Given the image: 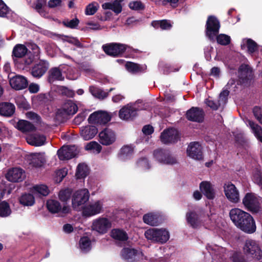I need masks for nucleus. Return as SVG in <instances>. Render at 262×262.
<instances>
[{
  "instance_id": "nucleus-1",
  "label": "nucleus",
  "mask_w": 262,
  "mask_h": 262,
  "mask_svg": "<svg viewBox=\"0 0 262 262\" xmlns=\"http://www.w3.org/2000/svg\"><path fill=\"white\" fill-rule=\"evenodd\" d=\"M231 220L234 224L242 229H256V225L252 216L248 212L234 208L229 212Z\"/></svg>"
},
{
  "instance_id": "nucleus-2",
  "label": "nucleus",
  "mask_w": 262,
  "mask_h": 262,
  "mask_svg": "<svg viewBox=\"0 0 262 262\" xmlns=\"http://www.w3.org/2000/svg\"><path fill=\"white\" fill-rule=\"evenodd\" d=\"M220 28L219 20L214 16H209L206 23V34L209 39L213 41L216 39L218 43L226 46L230 43L231 38L225 34H217Z\"/></svg>"
},
{
  "instance_id": "nucleus-3",
  "label": "nucleus",
  "mask_w": 262,
  "mask_h": 262,
  "mask_svg": "<svg viewBox=\"0 0 262 262\" xmlns=\"http://www.w3.org/2000/svg\"><path fill=\"white\" fill-rule=\"evenodd\" d=\"M260 197L253 193H247L242 203L245 208L252 212H257L260 209Z\"/></svg>"
},
{
  "instance_id": "nucleus-4",
  "label": "nucleus",
  "mask_w": 262,
  "mask_h": 262,
  "mask_svg": "<svg viewBox=\"0 0 262 262\" xmlns=\"http://www.w3.org/2000/svg\"><path fill=\"white\" fill-rule=\"evenodd\" d=\"M153 157L158 163L165 165H173L177 163L176 158L168 150L157 149L153 152Z\"/></svg>"
},
{
  "instance_id": "nucleus-5",
  "label": "nucleus",
  "mask_w": 262,
  "mask_h": 262,
  "mask_svg": "<svg viewBox=\"0 0 262 262\" xmlns=\"http://www.w3.org/2000/svg\"><path fill=\"white\" fill-rule=\"evenodd\" d=\"M146 238L154 242L165 243L169 238L168 230H146Z\"/></svg>"
},
{
  "instance_id": "nucleus-6",
  "label": "nucleus",
  "mask_w": 262,
  "mask_h": 262,
  "mask_svg": "<svg viewBox=\"0 0 262 262\" xmlns=\"http://www.w3.org/2000/svg\"><path fill=\"white\" fill-rule=\"evenodd\" d=\"M89 192L86 189L75 191L72 199L73 207L76 210L79 209L80 207L89 200Z\"/></svg>"
},
{
  "instance_id": "nucleus-7",
  "label": "nucleus",
  "mask_w": 262,
  "mask_h": 262,
  "mask_svg": "<svg viewBox=\"0 0 262 262\" xmlns=\"http://www.w3.org/2000/svg\"><path fill=\"white\" fill-rule=\"evenodd\" d=\"M244 253L248 256L259 260L262 257V251L256 242L252 240L247 241L244 247Z\"/></svg>"
},
{
  "instance_id": "nucleus-8",
  "label": "nucleus",
  "mask_w": 262,
  "mask_h": 262,
  "mask_svg": "<svg viewBox=\"0 0 262 262\" xmlns=\"http://www.w3.org/2000/svg\"><path fill=\"white\" fill-rule=\"evenodd\" d=\"M79 152L78 147L75 145L63 146L57 151L58 158L61 160H66L75 157Z\"/></svg>"
},
{
  "instance_id": "nucleus-9",
  "label": "nucleus",
  "mask_w": 262,
  "mask_h": 262,
  "mask_svg": "<svg viewBox=\"0 0 262 262\" xmlns=\"http://www.w3.org/2000/svg\"><path fill=\"white\" fill-rule=\"evenodd\" d=\"M123 259L127 262H135L142 256V252L134 248H123L120 252Z\"/></svg>"
},
{
  "instance_id": "nucleus-10",
  "label": "nucleus",
  "mask_w": 262,
  "mask_h": 262,
  "mask_svg": "<svg viewBox=\"0 0 262 262\" xmlns=\"http://www.w3.org/2000/svg\"><path fill=\"white\" fill-rule=\"evenodd\" d=\"M226 196L232 203H237L239 201V193L236 187L232 183L229 182L224 186Z\"/></svg>"
},
{
  "instance_id": "nucleus-11",
  "label": "nucleus",
  "mask_w": 262,
  "mask_h": 262,
  "mask_svg": "<svg viewBox=\"0 0 262 262\" xmlns=\"http://www.w3.org/2000/svg\"><path fill=\"white\" fill-rule=\"evenodd\" d=\"M111 120V117L106 112L99 111L92 114L88 118L89 123L95 124H104Z\"/></svg>"
},
{
  "instance_id": "nucleus-12",
  "label": "nucleus",
  "mask_w": 262,
  "mask_h": 262,
  "mask_svg": "<svg viewBox=\"0 0 262 262\" xmlns=\"http://www.w3.org/2000/svg\"><path fill=\"white\" fill-rule=\"evenodd\" d=\"M103 209V202L96 201L85 206L83 209V214L85 216H91L101 212Z\"/></svg>"
},
{
  "instance_id": "nucleus-13",
  "label": "nucleus",
  "mask_w": 262,
  "mask_h": 262,
  "mask_svg": "<svg viewBox=\"0 0 262 262\" xmlns=\"http://www.w3.org/2000/svg\"><path fill=\"white\" fill-rule=\"evenodd\" d=\"M104 52L108 55L117 56L122 54L126 50V46L123 44L112 43L102 46Z\"/></svg>"
},
{
  "instance_id": "nucleus-14",
  "label": "nucleus",
  "mask_w": 262,
  "mask_h": 262,
  "mask_svg": "<svg viewBox=\"0 0 262 262\" xmlns=\"http://www.w3.org/2000/svg\"><path fill=\"white\" fill-rule=\"evenodd\" d=\"M229 91L228 90H224L220 94L218 101L214 102L210 99H206L205 103L211 108L216 110L220 106H224L227 102V97L229 95Z\"/></svg>"
},
{
  "instance_id": "nucleus-15",
  "label": "nucleus",
  "mask_w": 262,
  "mask_h": 262,
  "mask_svg": "<svg viewBox=\"0 0 262 262\" xmlns=\"http://www.w3.org/2000/svg\"><path fill=\"white\" fill-rule=\"evenodd\" d=\"M202 149V146L198 142H191L188 146L187 154L189 157L200 160L203 158Z\"/></svg>"
},
{
  "instance_id": "nucleus-16",
  "label": "nucleus",
  "mask_w": 262,
  "mask_h": 262,
  "mask_svg": "<svg viewBox=\"0 0 262 262\" xmlns=\"http://www.w3.org/2000/svg\"><path fill=\"white\" fill-rule=\"evenodd\" d=\"M160 138L161 141L165 144L174 143L178 140L179 135L177 130L169 128L162 133Z\"/></svg>"
},
{
  "instance_id": "nucleus-17",
  "label": "nucleus",
  "mask_w": 262,
  "mask_h": 262,
  "mask_svg": "<svg viewBox=\"0 0 262 262\" xmlns=\"http://www.w3.org/2000/svg\"><path fill=\"white\" fill-rule=\"evenodd\" d=\"M100 142L104 145L112 144L116 141V135L111 129L106 128L99 134Z\"/></svg>"
},
{
  "instance_id": "nucleus-18",
  "label": "nucleus",
  "mask_w": 262,
  "mask_h": 262,
  "mask_svg": "<svg viewBox=\"0 0 262 262\" xmlns=\"http://www.w3.org/2000/svg\"><path fill=\"white\" fill-rule=\"evenodd\" d=\"M6 179L10 182H19L25 178L24 171L20 168H13L10 169L6 175Z\"/></svg>"
},
{
  "instance_id": "nucleus-19",
  "label": "nucleus",
  "mask_w": 262,
  "mask_h": 262,
  "mask_svg": "<svg viewBox=\"0 0 262 262\" xmlns=\"http://www.w3.org/2000/svg\"><path fill=\"white\" fill-rule=\"evenodd\" d=\"M186 117L189 121L201 122L204 119V112L201 108L192 107L187 111Z\"/></svg>"
},
{
  "instance_id": "nucleus-20",
  "label": "nucleus",
  "mask_w": 262,
  "mask_h": 262,
  "mask_svg": "<svg viewBox=\"0 0 262 262\" xmlns=\"http://www.w3.org/2000/svg\"><path fill=\"white\" fill-rule=\"evenodd\" d=\"M48 209L52 213L60 212L63 214L68 213L70 211L69 206L64 205L62 208L60 203L56 200H50L47 202Z\"/></svg>"
},
{
  "instance_id": "nucleus-21",
  "label": "nucleus",
  "mask_w": 262,
  "mask_h": 262,
  "mask_svg": "<svg viewBox=\"0 0 262 262\" xmlns=\"http://www.w3.org/2000/svg\"><path fill=\"white\" fill-rule=\"evenodd\" d=\"M186 220L187 223L192 228H196L203 223L201 214L198 213L194 210H190L187 211L186 214Z\"/></svg>"
},
{
  "instance_id": "nucleus-22",
  "label": "nucleus",
  "mask_w": 262,
  "mask_h": 262,
  "mask_svg": "<svg viewBox=\"0 0 262 262\" xmlns=\"http://www.w3.org/2000/svg\"><path fill=\"white\" fill-rule=\"evenodd\" d=\"M9 83L11 86L16 90L24 89L28 85L27 79L24 76L21 75H16L10 78Z\"/></svg>"
},
{
  "instance_id": "nucleus-23",
  "label": "nucleus",
  "mask_w": 262,
  "mask_h": 262,
  "mask_svg": "<svg viewBox=\"0 0 262 262\" xmlns=\"http://www.w3.org/2000/svg\"><path fill=\"white\" fill-rule=\"evenodd\" d=\"M137 112V110L135 106L127 104L120 110L119 117L122 120H128L135 117Z\"/></svg>"
},
{
  "instance_id": "nucleus-24",
  "label": "nucleus",
  "mask_w": 262,
  "mask_h": 262,
  "mask_svg": "<svg viewBox=\"0 0 262 262\" xmlns=\"http://www.w3.org/2000/svg\"><path fill=\"white\" fill-rule=\"evenodd\" d=\"M48 68L49 64L47 61L40 60L32 68L31 74L34 77L40 78L45 74Z\"/></svg>"
},
{
  "instance_id": "nucleus-25",
  "label": "nucleus",
  "mask_w": 262,
  "mask_h": 262,
  "mask_svg": "<svg viewBox=\"0 0 262 262\" xmlns=\"http://www.w3.org/2000/svg\"><path fill=\"white\" fill-rule=\"evenodd\" d=\"M201 192L208 199H213L215 197V191L213 186L209 181H203L200 184Z\"/></svg>"
},
{
  "instance_id": "nucleus-26",
  "label": "nucleus",
  "mask_w": 262,
  "mask_h": 262,
  "mask_svg": "<svg viewBox=\"0 0 262 262\" xmlns=\"http://www.w3.org/2000/svg\"><path fill=\"white\" fill-rule=\"evenodd\" d=\"M97 128L93 125L82 127L80 129V136L85 141L93 139L97 134Z\"/></svg>"
},
{
  "instance_id": "nucleus-27",
  "label": "nucleus",
  "mask_w": 262,
  "mask_h": 262,
  "mask_svg": "<svg viewBox=\"0 0 262 262\" xmlns=\"http://www.w3.org/2000/svg\"><path fill=\"white\" fill-rule=\"evenodd\" d=\"M112 227V223L108 219L99 217L93 221L92 229H107Z\"/></svg>"
},
{
  "instance_id": "nucleus-28",
  "label": "nucleus",
  "mask_w": 262,
  "mask_h": 262,
  "mask_svg": "<svg viewBox=\"0 0 262 262\" xmlns=\"http://www.w3.org/2000/svg\"><path fill=\"white\" fill-rule=\"evenodd\" d=\"M28 48L23 44H17L14 46L12 51V57L15 61L17 58H21L26 55L28 56Z\"/></svg>"
},
{
  "instance_id": "nucleus-29",
  "label": "nucleus",
  "mask_w": 262,
  "mask_h": 262,
  "mask_svg": "<svg viewBox=\"0 0 262 262\" xmlns=\"http://www.w3.org/2000/svg\"><path fill=\"white\" fill-rule=\"evenodd\" d=\"M145 223L151 226H158L162 221V217L158 213H148L143 217Z\"/></svg>"
},
{
  "instance_id": "nucleus-30",
  "label": "nucleus",
  "mask_w": 262,
  "mask_h": 262,
  "mask_svg": "<svg viewBox=\"0 0 262 262\" xmlns=\"http://www.w3.org/2000/svg\"><path fill=\"white\" fill-rule=\"evenodd\" d=\"M124 0H114L113 2L105 3L102 5V8L104 9H110L116 14L121 13L122 10V3Z\"/></svg>"
},
{
  "instance_id": "nucleus-31",
  "label": "nucleus",
  "mask_w": 262,
  "mask_h": 262,
  "mask_svg": "<svg viewBox=\"0 0 262 262\" xmlns=\"http://www.w3.org/2000/svg\"><path fill=\"white\" fill-rule=\"evenodd\" d=\"M238 74L239 79L246 80L252 77L253 71L248 65L242 64L239 68Z\"/></svg>"
},
{
  "instance_id": "nucleus-32",
  "label": "nucleus",
  "mask_w": 262,
  "mask_h": 262,
  "mask_svg": "<svg viewBox=\"0 0 262 262\" xmlns=\"http://www.w3.org/2000/svg\"><path fill=\"white\" fill-rule=\"evenodd\" d=\"M29 48L33 52V55L30 54H28V58H26L25 60V63L27 65H29L33 61L39 59L40 53L39 48L35 43H30Z\"/></svg>"
},
{
  "instance_id": "nucleus-33",
  "label": "nucleus",
  "mask_w": 262,
  "mask_h": 262,
  "mask_svg": "<svg viewBox=\"0 0 262 262\" xmlns=\"http://www.w3.org/2000/svg\"><path fill=\"white\" fill-rule=\"evenodd\" d=\"M46 141V137L43 135L39 134H33L29 135L27 138V141L28 144L39 146L44 144Z\"/></svg>"
},
{
  "instance_id": "nucleus-34",
  "label": "nucleus",
  "mask_w": 262,
  "mask_h": 262,
  "mask_svg": "<svg viewBox=\"0 0 262 262\" xmlns=\"http://www.w3.org/2000/svg\"><path fill=\"white\" fill-rule=\"evenodd\" d=\"M246 125L249 126L257 139L262 143V128L253 121L247 119Z\"/></svg>"
},
{
  "instance_id": "nucleus-35",
  "label": "nucleus",
  "mask_w": 262,
  "mask_h": 262,
  "mask_svg": "<svg viewBox=\"0 0 262 262\" xmlns=\"http://www.w3.org/2000/svg\"><path fill=\"white\" fill-rule=\"evenodd\" d=\"M246 125L249 126L257 139L262 143V128L253 121L247 119Z\"/></svg>"
},
{
  "instance_id": "nucleus-36",
  "label": "nucleus",
  "mask_w": 262,
  "mask_h": 262,
  "mask_svg": "<svg viewBox=\"0 0 262 262\" xmlns=\"http://www.w3.org/2000/svg\"><path fill=\"white\" fill-rule=\"evenodd\" d=\"M31 192L36 196H47L49 193V189L47 186L44 184H38L33 186L31 188Z\"/></svg>"
},
{
  "instance_id": "nucleus-37",
  "label": "nucleus",
  "mask_w": 262,
  "mask_h": 262,
  "mask_svg": "<svg viewBox=\"0 0 262 262\" xmlns=\"http://www.w3.org/2000/svg\"><path fill=\"white\" fill-rule=\"evenodd\" d=\"M15 112L14 105L8 102L0 103V115L4 116H11Z\"/></svg>"
},
{
  "instance_id": "nucleus-38",
  "label": "nucleus",
  "mask_w": 262,
  "mask_h": 262,
  "mask_svg": "<svg viewBox=\"0 0 262 262\" xmlns=\"http://www.w3.org/2000/svg\"><path fill=\"white\" fill-rule=\"evenodd\" d=\"M45 162V157L43 153H35L31 156L30 164L33 167H41Z\"/></svg>"
},
{
  "instance_id": "nucleus-39",
  "label": "nucleus",
  "mask_w": 262,
  "mask_h": 262,
  "mask_svg": "<svg viewBox=\"0 0 262 262\" xmlns=\"http://www.w3.org/2000/svg\"><path fill=\"white\" fill-rule=\"evenodd\" d=\"M77 105L70 100L64 104L61 112H63V115H73L77 112ZM60 112V110L58 111V112ZM60 113H62V112H60Z\"/></svg>"
},
{
  "instance_id": "nucleus-40",
  "label": "nucleus",
  "mask_w": 262,
  "mask_h": 262,
  "mask_svg": "<svg viewBox=\"0 0 262 262\" xmlns=\"http://www.w3.org/2000/svg\"><path fill=\"white\" fill-rule=\"evenodd\" d=\"M64 79L60 70L57 68L51 69L49 72L48 80L50 83H53L56 80L62 81Z\"/></svg>"
},
{
  "instance_id": "nucleus-41",
  "label": "nucleus",
  "mask_w": 262,
  "mask_h": 262,
  "mask_svg": "<svg viewBox=\"0 0 262 262\" xmlns=\"http://www.w3.org/2000/svg\"><path fill=\"white\" fill-rule=\"evenodd\" d=\"M241 47L242 49H247L250 54L255 52L258 48L257 43L251 39H244L243 40Z\"/></svg>"
},
{
  "instance_id": "nucleus-42",
  "label": "nucleus",
  "mask_w": 262,
  "mask_h": 262,
  "mask_svg": "<svg viewBox=\"0 0 262 262\" xmlns=\"http://www.w3.org/2000/svg\"><path fill=\"white\" fill-rule=\"evenodd\" d=\"M79 248L84 253L89 252L92 249V242L87 236L81 237L79 240Z\"/></svg>"
},
{
  "instance_id": "nucleus-43",
  "label": "nucleus",
  "mask_w": 262,
  "mask_h": 262,
  "mask_svg": "<svg viewBox=\"0 0 262 262\" xmlns=\"http://www.w3.org/2000/svg\"><path fill=\"white\" fill-rule=\"evenodd\" d=\"M19 202L25 206H32L35 203L34 195L33 193L23 194L19 199Z\"/></svg>"
},
{
  "instance_id": "nucleus-44",
  "label": "nucleus",
  "mask_w": 262,
  "mask_h": 262,
  "mask_svg": "<svg viewBox=\"0 0 262 262\" xmlns=\"http://www.w3.org/2000/svg\"><path fill=\"white\" fill-rule=\"evenodd\" d=\"M18 129L23 132H29L34 129V125L26 120H19L16 125Z\"/></svg>"
},
{
  "instance_id": "nucleus-45",
  "label": "nucleus",
  "mask_w": 262,
  "mask_h": 262,
  "mask_svg": "<svg viewBox=\"0 0 262 262\" xmlns=\"http://www.w3.org/2000/svg\"><path fill=\"white\" fill-rule=\"evenodd\" d=\"M111 237L118 241H126L128 236L125 230H111Z\"/></svg>"
},
{
  "instance_id": "nucleus-46",
  "label": "nucleus",
  "mask_w": 262,
  "mask_h": 262,
  "mask_svg": "<svg viewBox=\"0 0 262 262\" xmlns=\"http://www.w3.org/2000/svg\"><path fill=\"white\" fill-rule=\"evenodd\" d=\"M133 153V148L131 146L126 145L120 149L119 158L121 160L124 161L130 157Z\"/></svg>"
},
{
  "instance_id": "nucleus-47",
  "label": "nucleus",
  "mask_w": 262,
  "mask_h": 262,
  "mask_svg": "<svg viewBox=\"0 0 262 262\" xmlns=\"http://www.w3.org/2000/svg\"><path fill=\"white\" fill-rule=\"evenodd\" d=\"M125 67L128 72L132 73L143 72L145 69V66H141L131 62H127L125 64Z\"/></svg>"
},
{
  "instance_id": "nucleus-48",
  "label": "nucleus",
  "mask_w": 262,
  "mask_h": 262,
  "mask_svg": "<svg viewBox=\"0 0 262 262\" xmlns=\"http://www.w3.org/2000/svg\"><path fill=\"white\" fill-rule=\"evenodd\" d=\"M84 148L86 150L96 154L100 153L102 149L101 146L96 141L88 143Z\"/></svg>"
},
{
  "instance_id": "nucleus-49",
  "label": "nucleus",
  "mask_w": 262,
  "mask_h": 262,
  "mask_svg": "<svg viewBox=\"0 0 262 262\" xmlns=\"http://www.w3.org/2000/svg\"><path fill=\"white\" fill-rule=\"evenodd\" d=\"M88 173L89 168L86 164L81 163L78 165L76 172V177L77 179H82L86 177Z\"/></svg>"
},
{
  "instance_id": "nucleus-50",
  "label": "nucleus",
  "mask_w": 262,
  "mask_h": 262,
  "mask_svg": "<svg viewBox=\"0 0 262 262\" xmlns=\"http://www.w3.org/2000/svg\"><path fill=\"white\" fill-rule=\"evenodd\" d=\"M89 91L93 96L99 99H104L108 96L107 92L93 86L89 88Z\"/></svg>"
},
{
  "instance_id": "nucleus-51",
  "label": "nucleus",
  "mask_w": 262,
  "mask_h": 262,
  "mask_svg": "<svg viewBox=\"0 0 262 262\" xmlns=\"http://www.w3.org/2000/svg\"><path fill=\"white\" fill-rule=\"evenodd\" d=\"M11 213L9 204L6 201L0 203V216L7 217Z\"/></svg>"
},
{
  "instance_id": "nucleus-52",
  "label": "nucleus",
  "mask_w": 262,
  "mask_h": 262,
  "mask_svg": "<svg viewBox=\"0 0 262 262\" xmlns=\"http://www.w3.org/2000/svg\"><path fill=\"white\" fill-rule=\"evenodd\" d=\"M34 8L35 10L42 16L46 17V12L43 10V7L46 5L45 0H37L35 3Z\"/></svg>"
},
{
  "instance_id": "nucleus-53",
  "label": "nucleus",
  "mask_w": 262,
  "mask_h": 262,
  "mask_svg": "<svg viewBox=\"0 0 262 262\" xmlns=\"http://www.w3.org/2000/svg\"><path fill=\"white\" fill-rule=\"evenodd\" d=\"M99 8V5L96 2L92 3L89 4L85 8V13L87 15L94 14Z\"/></svg>"
},
{
  "instance_id": "nucleus-54",
  "label": "nucleus",
  "mask_w": 262,
  "mask_h": 262,
  "mask_svg": "<svg viewBox=\"0 0 262 262\" xmlns=\"http://www.w3.org/2000/svg\"><path fill=\"white\" fill-rule=\"evenodd\" d=\"M72 194V190L67 188L61 190L59 193V198L62 202H66L70 199Z\"/></svg>"
},
{
  "instance_id": "nucleus-55",
  "label": "nucleus",
  "mask_w": 262,
  "mask_h": 262,
  "mask_svg": "<svg viewBox=\"0 0 262 262\" xmlns=\"http://www.w3.org/2000/svg\"><path fill=\"white\" fill-rule=\"evenodd\" d=\"M128 6L130 9L136 11L143 10L144 8V5L140 1H138L130 2Z\"/></svg>"
},
{
  "instance_id": "nucleus-56",
  "label": "nucleus",
  "mask_w": 262,
  "mask_h": 262,
  "mask_svg": "<svg viewBox=\"0 0 262 262\" xmlns=\"http://www.w3.org/2000/svg\"><path fill=\"white\" fill-rule=\"evenodd\" d=\"M230 259L232 262H248L243 255L237 252L233 254Z\"/></svg>"
},
{
  "instance_id": "nucleus-57",
  "label": "nucleus",
  "mask_w": 262,
  "mask_h": 262,
  "mask_svg": "<svg viewBox=\"0 0 262 262\" xmlns=\"http://www.w3.org/2000/svg\"><path fill=\"white\" fill-rule=\"evenodd\" d=\"M67 172L65 169H60L56 171L55 181L56 182L60 183L66 177Z\"/></svg>"
},
{
  "instance_id": "nucleus-58",
  "label": "nucleus",
  "mask_w": 262,
  "mask_h": 262,
  "mask_svg": "<svg viewBox=\"0 0 262 262\" xmlns=\"http://www.w3.org/2000/svg\"><path fill=\"white\" fill-rule=\"evenodd\" d=\"M253 180L254 183L257 184L262 189V177L261 176V172L256 170L253 175Z\"/></svg>"
},
{
  "instance_id": "nucleus-59",
  "label": "nucleus",
  "mask_w": 262,
  "mask_h": 262,
  "mask_svg": "<svg viewBox=\"0 0 262 262\" xmlns=\"http://www.w3.org/2000/svg\"><path fill=\"white\" fill-rule=\"evenodd\" d=\"M137 165L139 167L141 168L143 170L148 169L150 168L149 162L146 158L140 159L137 162Z\"/></svg>"
},
{
  "instance_id": "nucleus-60",
  "label": "nucleus",
  "mask_w": 262,
  "mask_h": 262,
  "mask_svg": "<svg viewBox=\"0 0 262 262\" xmlns=\"http://www.w3.org/2000/svg\"><path fill=\"white\" fill-rule=\"evenodd\" d=\"M79 20L77 18L73 19L71 20H66L63 21V25L70 28H74L78 26L79 24Z\"/></svg>"
},
{
  "instance_id": "nucleus-61",
  "label": "nucleus",
  "mask_w": 262,
  "mask_h": 262,
  "mask_svg": "<svg viewBox=\"0 0 262 262\" xmlns=\"http://www.w3.org/2000/svg\"><path fill=\"white\" fill-rule=\"evenodd\" d=\"M253 112L255 117L262 124V109L259 107H254Z\"/></svg>"
},
{
  "instance_id": "nucleus-62",
  "label": "nucleus",
  "mask_w": 262,
  "mask_h": 262,
  "mask_svg": "<svg viewBox=\"0 0 262 262\" xmlns=\"http://www.w3.org/2000/svg\"><path fill=\"white\" fill-rule=\"evenodd\" d=\"M59 91L60 93L69 97H73L74 95V92L65 86H60L59 88Z\"/></svg>"
},
{
  "instance_id": "nucleus-63",
  "label": "nucleus",
  "mask_w": 262,
  "mask_h": 262,
  "mask_svg": "<svg viewBox=\"0 0 262 262\" xmlns=\"http://www.w3.org/2000/svg\"><path fill=\"white\" fill-rule=\"evenodd\" d=\"M9 10L6 4L0 0V16L5 17L8 13Z\"/></svg>"
},
{
  "instance_id": "nucleus-64",
  "label": "nucleus",
  "mask_w": 262,
  "mask_h": 262,
  "mask_svg": "<svg viewBox=\"0 0 262 262\" xmlns=\"http://www.w3.org/2000/svg\"><path fill=\"white\" fill-rule=\"evenodd\" d=\"M62 5V0H49L48 2V6L51 8L61 7Z\"/></svg>"
}]
</instances>
